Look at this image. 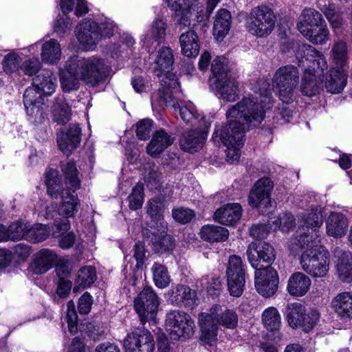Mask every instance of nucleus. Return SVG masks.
<instances>
[{
	"label": "nucleus",
	"instance_id": "nucleus-41",
	"mask_svg": "<svg viewBox=\"0 0 352 352\" xmlns=\"http://www.w3.org/2000/svg\"><path fill=\"white\" fill-rule=\"evenodd\" d=\"M53 120L58 124H65L71 118V109L63 97L56 98L52 109Z\"/></svg>",
	"mask_w": 352,
	"mask_h": 352
},
{
	"label": "nucleus",
	"instance_id": "nucleus-49",
	"mask_svg": "<svg viewBox=\"0 0 352 352\" xmlns=\"http://www.w3.org/2000/svg\"><path fill=\"white\" fill-rule=\"evenodd\" d=\"M262 322L268 330H278L280 324V316L277 309L273 307L265 309L262 314Z\"/></svg>",
	"mask_w": 352,
	"mask_h": 352
},
{
	"label": "nucleus",
	"instance_id": "nucleus-24",
	"mask_svg": "<svg viewBox=\"0 0 352 352\" xmlns=\"http://www.w3.org/2000/svg\"><path fill=\"white\" fill-rule=\"evenodd\" d=\"M76 32L78 41L87 50L92 49L100 39L98 23L94 21L88 20L81 22L76 26Z\"/></svg>",
	"mask_w": 352,
	"mask_h": 352
},
{
	"label": "nucleus",
	"instance_id": "nucleus-55",
	"mask_svg": "<svg viewBox=\"0 0 352 352\" xmlns=\"http://www.w3.org/2000/svg\"><path fill=\"white\" fill-rule=\"evenodd\" d=\"M21 61V58L15 52L9 53L5 56L2 62L3 70L8 74L20 70Z\"/></svg>",
	"mask_w": 352,
	"mask_h": 352
},
{
	"label": "nucleus",
	"instance_id": "nucleus-15",
	"mask_svg": "<svg viewBox=\"0 0 352 352\" xmlns=\"http://www.w3.org/2000/svg\"><path fill=\"white\" fill-rule=\"evenodd\" d=\"M123 346L125 352H153L155 341L149 331L138 327L127 333Z\"/></svg>",
	"mask_w": 352,
	"mask_h": 352
},
{
	"label": "nucleus",
	"instance_id": "nucleus-44",
	"mask_svg": "<svg viewBox=\"0 0 352 352\" xmlns=\"http://www.w3.org/2000/svg\"><path fill=\"white\" fill-rule=\"evenodd\" d=\"M322 208L320 206H315L310 210L302 212L300 214L305 226L308 228H320L323 223Z\"/></svg>",
	"mask_w": 352,
	"mask_h": 352
},
{
	"label": "nucleus",
	"instance_id": "nucleus-7",
	"mask_svg": "<svg viewBox=\"0 0 352 352\" xmlns=\"http://www.w3.org/2000/svg\"><path fill=\"white\" fill-rule=\"evenodd\" d=\"M299 32L310 42L322 44L328 40L329 30L321 13L314 8H305L297 23Z\"/></svg>",
	"mask_w": 352,
	"mask_h": 352
},
{
	"label": "nucleus",
	"instance_id": "nucleus-59",
	"mask_svg": "<svg viewBox=\"0 0 352 352\" xmlns=\"http://www.w3.org/2000/svg\"><path fill=\"white\" fill-rule=\"evenodd\" d=\"M172 216L173 219L182 223L185 224L190 222L195 217L194 211L186 208H178L173 210Z\"/></svg>",
	"mask_w": 352,
	"mask_h": 352
},
{
	"label": "nucleus",
	"instance_id": "nucleus-60",
	"mask_svg": "<svg viewBox=\"0 0 352 352\" xmlns=\"http://www.w3.org/2000/svg\"><path fill=\"white\" fill-rule=\"evenodd\" d=\"M41 67L38 58H32L25 60L20 67V70L25 75L33 76L37 74Z\"/></svg>",
	"mask_w": 352,
	"mask_h": 352
},
{
	"label": "nucleus",
	"instance_id": "nucleus-21",
	"mask_svg": "<svg viewBox=\"0 0 352 352\" xmlns=\"http://www.w3.org/2000/svg\"><path fill=\"white\" fill-rule=\"evenodd\" d=\"M166 230L164 229L162 231L157 228L155 229V231L149 230L150 233H147V234H146L145 230H142L144 239L148 241L155 253L163 254L173 250L175 245V239L171 235L166 233Z\"/></svg>",
	"mask_w": 352,
	"mask_h": 352
},
{
	"label": "nucleus",
	"instance_id": "nucleus-58",
	"mask_svg": "<svg viewBox=\"0 0 352 352\" xmlns=\"http://www.w3.org/2000/svg\"><path fill=\"white\" fill-rule=\"evenodd\" d=\"M153 121L151 119H143L136 124V135L139 140H146L151 136Z\"/></svg>",
	"mask_w": 352,
	"mask_h": 352
},
{
	"label": "nucleus",
	"instance_id": "nucleus-45",
	"mask_svg": "<svg viewBox=\"0 0 352 352\" xmlns=\"http://www.w3.org/2000/svg\"><path fill=\"white\" fill-rule=\"evenodd\" d=\"M157 69L162 72H170L174 63L173 54L168 47H162L159 52L155 61Z\"/></svg>",
	"mask_w": 352,
	"mask_h": 352
},
{
	"label": "nucleus",
	"instance_id": "nucleus-54",
	"mask_svg": "<svg viewBox=\"0 0 352 352\" xmlns=\"http://www.w3.org/2000/svg\"><path fill=\"white\" fill-rule=\"evenodd\" d=\"M219 325L233 329L237 327L238 316L236 313L231 309H226L222 311V309L219 312V317L216 318Z\"/></svg>",
	"mask_w": 352,
	"mask_h": 352
},
{
	"label": "nucleus",
	"instance_id": "nucleus-38",
	"mask_svg": "<svg viewBox=\"0 0 352 352\" xmlns=\"http://www.w3.org/2000/svg\"><path fill=\"white\" fill-rule=\"evenodd\" d=\"M231 14L226 9H221L216 14L213 25V35L217 39H223L229 32L231 25Z\"/></svg>",
	"mask_w": 352,
	"mask_h": 352
},
{
	"label": "nucleus",
	"instance_id": "nucleus-50",
	"mask_svg": "<svg viewBox=\"0 0 352 352\" xmlns=\"http://www.w3.org/2000/svg\"><path fill=\"white\" fill-rule=\"evenodd\" d=\"M153 281L155 285L161 289L166 287L170 281L167 268L158 263H155L152 266Z\"/></svg>",
	"mask_w": 352,
	"mask_h": 352
},
{
	"label": "nucleus",
	"instance_id": "nucleus-28",
	"mask_svg": "<svg viewBox=\"0 0 352 352\" xmlns=\"http://www.w3.org/2000/svg\"><path fill=\"white\" fill-rule=\"evenodd\" d=\"M242 208L239 204H228L221 207L214 214V219L226 226H234L241 218Z\"/></svg>",
	"mask_w": 352,
	"mask_h": 352
},
{
	"label": "nucleus",
	"instance_id": "nucleus-29",
	"mask_svg": "<svg viewBox=\"0 0 352 352\" xmlns=\"http://www.w3.org/2000/svg\"><path fill=\"white\" fill-rule=\"evenodd\" d=\"M73 59L70 57L65 63V70L61 71L60 81L63 90L70 92L77 90L80 86V77L78 74L77 67H72Z\"/></svg>",
	"mask_w": 352,
	"mask_h": 352
},
{
	"label": "nucleus",
	"instance_id": "nucleus-63",
	"mask_svg": "<svg viewBox=\"0 0 352 352\" xmlns=\"http://www.w3.org/2000/svg\"><path fill=\"white\" fill-rule=\"evenodd\" d=\"M269 233L267 226L265 224H256L250 229V234L254 239L261 240L265 239Z\"/></svg>",
	"mask_w": 352,
	"mask_h": 352
},
{
	"label": "nucleus",
	"instance_id": "nucleus-6",
	"mask_svg": "<svg viewBox=\"0 0 352 352\" xmlns=\"http://www.w3.org/2000/svg\"><path fill=\"white\" fill-rule=\"evenodd\" d=\"M72 58V67H77L81 80L87 85L96 87L104 82L110 75L111 67L100 58L92 56L85 58L79 56Z\"/></svg>",
	"mask_w": 352,
	"mask_h": 352
},
{
	"label": "nucleus",
	"instance_id": "nucleus-27",
	"mask_svg": "<svg viewBox=\"0 0 352 352\" xmlns=\"http://www.w3.org/2000/svg\"><path fill=\"white\" fill-rule=\"evenodd\" d=\"M335 257L337 258V271L339 278L344 283L352 282V254L346 250L336 248Z\"/></svg>",
	"mask_w": 352,
	"mask_h": 352
},
{
	"label": "nucleus",
	"instance_id": "nucleus-46",
	"mask_svg": "<svg viewBox=\"0 0 352 352\" xmlns=\"http://www.w3.org/2000/svg\"><path fill=\"white\" fill-rule=\"evenodd\" d=\"M173 10L175 11L174 21L175 24L186 27L190 25V14L193 8L191 6H182L176 0L170 4Z\"/></svg>",
	"mask_w": 352,
	"mask_h": 352
},
{
	"label": "nucleus",
	"instance_id": "nucleus-57",
	"mask_svg": "<svg viewBox=\"0 0 352 352\" xmlns=\"http://www.w3.org/2000/svg\"><path fill=\"white\" fill-rule=\"evenodd\" d=\"M276 228H280L284 232H288L295 226V219L292 214L285 212L280 215L279 218L273 221Z\"/></svg>",
	"mask_w": 352,
	"mask_h": 352
},
{
	"label": "nucleus",
	"instance_id": "nucleus-42",
	"mask_svg": "<svg viewBox=\"0 0 352 352\" xmlns=\"http://www.w3.org/2000/svg\"><path fill=\"white\" fill-rule=\"evenodd\" d=\"M60 45L57 41L50 39L43 43L41 52L43 61L54 64L60 60Z\"/></svg>",
	"mask_w": 352,
	"mask_h": 352
},
{
	"label": "nucleus",
	"instance_id": "nucleus-47",
	"mask_svg": "<svg viewBox=\"0 0 352 352\" xmlns=\"http://www.w3.org/2000/svg\"><path fill=\"white\" fill-rule=\"evenodd\" d=\"M146 175L144 176V181L148 188L151 190L157 189L161 184V173L160 168L154 163H148L145 167Z\"/></svg>",
	"mask_w": 352,
	"mask_h": 352
},
{
	"label": "nucleus",
	"instance_id": "nucleus-34",
	"mask_svg": "<svg viewBox=\"0 0 352 352\" xmlns=\"http://www.w3.org/2000/svg\"><path fill=\"white\" fill-rule=\"evenodd\" d=\"M331 307L340 317L352 318V292H342L331 301Z\"/></svg>",
	"mask_w": 352,
	"mask_h": 352
},
{
	"label": "nucleus",
	"instance_id": "nucleus-48",
	"mask_svg": "<svg viewBox=\"0 0 352 352\" xmlns=\"http://www.w3.org/2000/svg\"><path fill=\"white\" fill-rule=\"evenodd\" d=\"M50 235V230L47 226L35 224L31 226L29 223L26 241L36 243L45 241Z\"/></svg>",
	"mask_w": 352,
	"mask_h": 352
},
{
	"label": "nucleus",
	"instance_id": "nucleus-31",
	"mask_svg": "<svg viewBox=\"0 0 352 352\" xmlns=\"http://www.w3.org/2000/svg\"><path fill=\"white\" fill-rule=\"evenodd\" d=\"M204 140V133L192 129L182 133L179 145L184 151L193 153L202 148Z\"/></svg>",
	"mask_w": 352,
	"mask_h": 352
},
{
	"label": "nucleus",
	"instance_id": "nucleus-11",
	"mask_svg": "<svg viewBox=\"0 0 352 352\" xmlns=\"http://www.w3.org/2000/svg\"><path fill=\"white\" fill-rule=\"evenodd\" d=\"M285 314L289 327L293 329L301 327L305 332H309L313 329L320 316L318 310L315 308L307 312L305 307L299 302L288 304Z\"/></svg>",
	"mask_w": 352,
	"mask_h": 352
},
{
	"label": "nucleus",
	"instance_id": "nucleus-20",
	"mask_svg": "<svg viewBox=\"0 0 352 352\" xmlns=\"http://www.w3.org/2000/svg\"><path fill=\"white\" fill-rule=\"evenodd\" d=\"M46 96L42 91L36 89L32 85L28 87L23 94V104L28 116L34 119V122H41L43 118L44 96Z\"/></svg>",
	"mask_w": 352,
	"mask_h": 352
},
{
	"label": "nucleus",
	"instance_id": "nucleus-13",
	"mask_svg": "<svg viewBox=\"0 0 352 352\" xmlns=\"http://www.w3.org/2000/svg\"><path fill=\"white\" fill-rule=\"evenodd\" d=\"M159 307V298L151 287H145L134 300V307L140 316L141 323L153 320Z\"/></svg>",
	"mask_w": 352,
	"mask_h": 352
},
{
	"label": "nucleus",
	"instance_id": "nucleus-61",
	"mask_svg": "<svg viewBox=\"0 0 352 352\" xmlns=\"http://www.w3.org/2000/svg\"><path fill=\"white\" fill-rule=\"evenodd\" d=\"M118 29L115 23L110 19H106L104 21L98 24V31L100 33V38L102 36L104 38H110L117 32Z\"/></svg>",
	"mask_w": 352,
	"mask_h": 352
},
{
	"label": "nucleus",
	"instance_id": "nucleus-19",
	"mask_svg": "<svg viewBox=\"0 0 352 352\" xmlns=\"http://www.w3.org/2000/svg\"><path fill=\"white\" fill-rule=\"evenodd\" d=\"M272 187L270 178L259 179L250 192L249 204L252 207L257 208L271 207L270 192Z\"/></svg>",
	"mask_w": 352,
	"mask_h": 352
},
{
	"label": "nucleus",
	"instance_id": "nucleus-26",
	"mask_svg": "<svg viewBox=\"0 0 352 352\" xmlns=\"http://www.w3.org/2000/svg\"><path fill=\"white\" fill-rule=\"evenodd\" d=\"M57 254L49 249H43L34 254L30 265L31 271L43 274L50 270L57 261Z\"/></svg>",
	"mask_w": 352,
	"mask_h": 352
},
{
	"label": "nucleus",
	"instance_id": "nucleus-23",
	"mask_svg": "<svg viewBox=\"0 0 352 352\" xmlns=\"http://www.w3.org/2000/svg\"><path fill=\"white\" fill-rule=\"evenodd\" d=\"M81 129L78 124H70L66 131L57 135V143L60 150L66 155L71 154L80 142Z\"/></svg>",
	"mask_w": 352,
	"mask_h": 352
},
{
	"label": "nucleus",
	"instance_id": "nucleus-3",
	"mask_svg": "<svg viewBox=\"0 0 352 352\" xmlns=\"http://www.w3.org/2000/svg\"><path fill=\"white\" fill-rule=\"evenodd\" d=\"M304 228L299 229L297 235L291 241L292 251L303 250L300 257L302 269L313 277H324L329 269V254L326 250H320L314 245V241L309 234H304Z\"/></svg>",
	"mask_w": 352,
	"mask_h": 352
},
{
	"label": "nucleus",
	"instance_id": "nucleus-14",
	"mask_svg": "<svg viewBox=\"0 0 352 352\" xmlns=\"http://www.w3.org/2000/svg\"><path fill=\"white\" fill-rule=\"evenodd\" d=\"M226 276L228 288L230 295L235 297L241 296L244 290L245 272L240 256L232 255L229 257Z\"/></svg>",
	"mask_w": 352,
	"mask_h": 352
},
{
	"label": "nucleus",
	"instance_id": "nucleus-40",
	"mask_svg": "<svg viewBox=\"0 0 352 352\" xmlns=\"http://www.w3.org/2000/svg\"><path fill=\"white\" fill-rule=\"evenodd\" d=\"M228 230L218 226L206 225L201 228L200 231L201 238L211 243L224 241L228 238Z\"/></svg>",
	"mask_w": 352,
	"mask_h": 352
},
{
	"label": "nucleus",
	"instance_id": "nucleus-52",
	"mask_svg": "<svg viewBox=\"0 0 352 352\" xmlns=\"http://www.w3.org/2000/svg\"><path fill=\"white\" fill-rule=\"evenodd\" d=\"M29 223L22 221H16L8 227L10 241L26 240Z\"/></svg>",
	"mask_w": 352,
	"mask_h": 352
},
{
	"label": "nucleus",
	"instance_id": "nucleus-9",
	"mask_svg": "<svg viewBox=\"0 0 352 352\" xmlns=\"http://www.w3.org/2000/svg\"><path fill=\"white\" fill-rule=\"evenodd\" d=\"M275 19L271 8L265 6H257L252 10L247 19V30L256 37H266L274 28Z\"/></svg>",
	"mask_w": 352,
	"mask_h": 352
},
{
	"label": "nucleus",
	"instance_id": "nucleus-1",
	"mask_svg": "<svg viewBox=\"0 0 352 352\" xmlns=\"http://www.w3.org/2000/svg\"><path fill=\"white\" fill-rule=\"evenodd\" d=\"M272 106V98L267 91L259 98L244 97L228 109V123L220 133L217 130L214 132L212 140L214 143L221 142L226 148L243 146L245 131L258 126L265 118V111Z\"/></svg>",
	"mask_w": 352,
	"mask_h": 352
},
{
	"label": "nucleus",
	"instance_id": "nucleus-18",
	"mask_svg": "<svg viewBox=\"0 0 352 352\" xmlns=\"http://www.w3.org/2000/svg\"><path fill=\"white\" fill-rule=\"evenodd\" d=\"M246 254L250 265L255 270L260 269L261 263L270 266L276 258L274 248L263 241L251 243L248 247Z\"/></svg>",
	"mask_w": 352,
	"mask_h": 352
},
{
	"label": "nucleus",
	"instance_id": "nucleus-2",
	"mask_svg": "<svg viewBox=\"0 0 352 352\" xmlns=\"http://www.w3.org/2000/svg\"><path fill=\"white\" fill-rule=\"evenodd\" d=\"M61 170L65 176V187L60 182L58 172L56 170L50 169L46 173L45 183L48 195L54 199L60 197L62 199L58 209L59 213L65 217H69L77 212L79 202L77 195L74 193L80 188V180L74 162L63 163Z\"/></svg>",
	"mask_w": 352,
	"mask_h": 352
},
{
	"label": "nucleus",
	"instance_id": "nucleus-43",
	"mask_svg": "<svg viewBox=\"0 0 352 352\" xmlns=\"http://www.w3.org/2000/svg\"><path fill=\"white\" fill-rule=\"evenodd\" d=\"M96 279V272L94 267L85 266L81 267L77 274V278L75 280L76 285L74 287V292L77 291V287L83 288L91 285Z\"/></svg>",
	"mask_w": 352,
	"mask_h": 352
},
{
	"label": "nucleus",
	"instance_id": "nucleus-17",
	"mask_svg": "<svg viewBox=\"0 0 352 352\" xmlns=\"http://www.w3.org/2000/svg\"><path fill=\"white\" fill-rule=\"evenodd\" d=\"M221 309L220 305H214L210 308V313L199 314L201 340L207 344H212L217 340L219 323L216 318L219 317V312Z\"/></svg>",
	"mask_w": 352,
	"mask_h": 352
},
{
	"label": "nucleus",
	"instance_id": "nucleus-56",
	"mask_svg": "<svg viewBox=\"0 0 352 352\" xmlns=\"http://www.w3.org/2000/svg\"><path fill=\"white\" fill-rule=\"evenodd\" d=\"M201 285L210 295H217L221 289V281L217 277L203 276L201 278Z\"/></svg>",
	"mask_w": 352,
	"mask_h": 352
},
{
	"label": "nucleus",
	"instance_id": "nucleus-12",
	"mask_svg": "<svg viewBox=\"0 0 352 352\" xmlns=\"http://www.w3.org/2000/svg\"><path fill=\"white\" fill-rule=\"evenodd\" d=\"M166 326L173 340L190 338L195 327L191 317L180 311H173L167 314Z\"/></svg>",
	"mask_w": 352,
	"mask_h": 352
},
{
	"label": "nucleus",
	"instance_id": "nucleus-25",
	"mask_svg": "<svg viewBox=\"0 0 352 352\" xmlns=\"http://www.w3.org/2000/svg\"><path fill=\"white\" fill-rule=\"evenodd\" d=\"M167 25L164 20L156 19L152 23L148 33L145 36L143 43L149 53L153 52L164 41L166 36Z\"/></svg>",
	"mask_w": 352,
	"mask_h": 352
},
{
	"label": "nucleus",
	"instance_id": "nucleus-51",
	"mask_svg": "<svg viewBox=\"0 0 352 352\" xmlns=\"http://www.w3.org/2000/svg\"><path fill=\"white\" fill-rule=\"evenodd\" d=\"M322 80L311 74H304L302 78L301 92L303 95L311 97L319 92V82Z\"/></svg>",
	"mask_w": 352,
	"mask_h": 352
},
{
	"label": "nucleus",
	"instance_id": "nucleus-39",
	"mask_svg": "<svg viewBox=\"0 0 352 352\" xmlns=\"http://www.w3.org/2000/svg\"><path fill=\"white\" fill-rule=\"evenodd\" d=\"M333 29H339L343 25V11L339 5L329 2L320 8Z\"/></svg>",
	"mask_w": 352,
	"mask_h": 352
},
{
	"label": "nucleus",
	"instance_id": "nucleus-5",
	"mask_svg": "<svg viewBox=\"0 0 352 352\" xmlns=\"http://www.w3.org/2000/svg\"><path fill=\"white\" fill-rule=\"evenodd\" d=\"M211 72L210 83L215 94L227 102L236 101L239 98V83L230 74L228 60L224 56H217L212 60Z\"/></svg>",
	"mask_w": 352,
	"mask_h": 352
},
{
	"label": "nucleus",
	"instance_id": "nucleus-4",
	"mask_svg": "<svg viewBox=\"0 0 352 352\" xmlns=\"http://www.w3.org/2000/svg\"><path fill=\"white\" fill-rule=\"evenodd\" d=\"M161 88L151 95V100L153 105L159 107H170L174 110L177 118L178 116L186 123L195 120L192 104L181 106L177 98L180 93L179 82L177 79L170 78L166 76L161 80Z\"/></svg>",
	"mask_w": 352,
	"mask_h": 352
},
{
	"label": "nucleus",
	"instance_id": "nucleus-33",
	"mask_svg": "<svg viewBox=\"0 0 352 352\" xmlns=\"http://www.w3.org/2000/svg\"><path fill=\"white\" fill-rule=\"evenodd\" d=\"M310 278L302 272H296L289 278L287 291L292 296H302L309 289Z\"/></svg>",
	"mask_w": 352,
	"mask_h": 352
},
{
	"label": "nucleus",
	"instance_id": "nucleus-36",
	"mask_svg": "<svg viewBox=\"0 0 352 352\" xmlns=\"http://www.w3.org/2000/svg\"><path fill=\"white\" fill-rule=\"evenodd\" d=\"M346 84V75L342 68H333L329 70V76L325 82V87L328 92L338 94Z\"/></svg>",
	"mask_w": 352,
	"mask_h": 352
},
{
	"label": "nucleus",
	"instance_id": "nucleus-32",
	"mask_svg": "<svg viewBox=\"0 0 352 352\" xmlns=\"http://www.w3.org/2000/svg\"><path fill=\"white\" fill-rule=\"evenodd\" d=\"M348 220L340 212H332L326 221L327 233L333 237H342L348 228Z\"/></svg>",
	"mask_w": 352,
	"mask_h": 352
},
{
	"label": "nucleus",
	"instance_id": "nucleus-8",
	"mask_svg": "<svg viewBox=\"0 0 352 352\" xmlns=\"http://www.w3.org/2000/svg\"><path fill=\"white\" fill-rule=\"evenodd\" d=\"M280 100L283 103L292 102L295 90L299 83V72L293 65L279 67L273 76Z\"/></svg>",
	"mask_w": 352,
	"mask_h": 352
},
{
	"label": "nucleus",
	"instance_id": "nucleus-30",
	"mask_svg": "<svg viewBox=\"0 0 352 352\" xmlns=\"http://www.w3.org/2000/svg\"><path fill=\"white\" fill-rule=\"evenodd\" d=\"M175 138L166 133L164 129L157 131L153 135L147 146V153L153 156H159L165 149L174 142Z\"/></svg>",
	"mask_w": 352,
	"mask_h": 352
},
{
	"label": "nucleus",
	"instance_id": "nucleus-37",
	"mask_svg": "<svg viewBox=\"0 0 352 352\" xmlns=\"http://www.w3.org/2000/svg\"><path fill=\"white\" fill-rule=\"evenodd\" d=\"M55 81L56 78L51 71L43 69L33 78L32 85L47 96L52 94L55 91Z\"/></svg>",
	"mask_w": 352,
	"mask_h": 352
},
{
	"label": "nucleus",
	"instance_id": "nucleus-64",
	"mask_svg": "<svg viewBox=\"0 0 352 352\" xmlns=\"http://www.w3.org/2000/svg\"><path fill=\"white\" fill-rule=\"evenodd\" d=\"M333 58L338 63L342 64L346 55V45L343 42L336 43L332 49Z\"/></svg>",
	"mask_w": 352,
	"mask_h": 352
},
{
	"label": "nucleus",
	"instance_id": "nucleus-35",
	"mask_svg": "<svg viewBox=\"0 0 352 352\" xmlns=\"http://www.w3.org/2000/svg\"><path fill=\"white\" fill-rule=\"evenodd\" d=\"M179 42L182 54L188 58L196 57L199 52V42L194 30H188L180 35Z\"/></svg>",
	"mask_w": 352,
	"mask_h": 352
},
{
	"label": "nucleus",
	"instance_id": "nucleus-22",
	"mask_svg": "<svg viewBox=\"0 0 352 352\" xmlns=\"http://www.w3.org/2000/svg\"><path fill=\"white\" fill-rule=\"evenodd\" d=\"M146 214L150 217V221L146 223V226L142 230L146 231V234L150 233V231H155V229L159 228L160 230L167 229V223L164 219V205L159 199H150L146 206Z\"/></svg>",
	"mask_w": 352,
	"mask_h": 352
},
{
	"label": "nucleus",
	"instance_id": "nucleus-53",
	"mask_svg": "<svg viewBox=\"0 0 352 352\" xmlns=\"http://www.w3.org/2000/svg\"><path fill=\"white\" fill-rule=\"evenodd\" d=\"M144 185L139 182L133 188L131 193L128 197L130 209L136 210L141 208L144 202Z\"/></svg>",
	"mask_w": 352,
	"mask_h": 352
},
{
	"label": "nucleus",
	"instance_id": "nucleus-62",
	"mask_svg": "<svg viewBox=\"0 0 352 352\" xmlns=\"http://www.w3.org/2000/svg\"><path fill=\"white\" fill-rule=\"evenodd\" d=\"M133 257L135 258L137 261L136 267L142 268L144 263L146 257V250L144 243L140 241L135 243L133 247Z\"/></svg>",
	"mask_w": 352,
	"mask_h": 352
},
{
	"label": "nucleus",
	"instance_id": "nucleus-16",
	"mask_svg": "<svg viewBox=\"0 0 352 352\" xmlns=\"http://www.w3.org/2000/svg\"><path fill=\"white\" fill-rule=\"evenodd\" d=\"M278 277L276 271L271 266L266 267L261 265L255 271V287L263 297L273 296L278 289Z\"/></svg>",
	"mask_w": 352,
	"mask_h": 352
},
{
	"label": "nucleus",
	"instance_id": "nucleus-10",
	"mask_svg": "<svg viewBox=\"0 0 352 352\" xmlns=\"http://www.w3.org/2000/svg\"><path fill=\"white\" fill-rule=\"evenodd\" d=\"M296 57L298 66L305 68L304 74H305L309 73L313 76L320 78L323 75L324 70L327 68L324 56L309 45H298Z\"/></svg>",
	"mask_w": 352,
	"mask_h": 352
}]
</instances>
